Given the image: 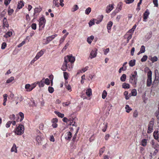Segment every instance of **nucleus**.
Returning a JSON list of instances; mask_svg holds the SVG:
<instances>
[{
	"instance_id": "obj_1",
	"label": "nucleus",
	"mask_w": 159,
	"mask_h": 159,
	"mask_svg": "<svg viewBox=\"0 0 159 159\" xmlns=\"http://www.w3.org/2000/svg\"><path fill=\"white\" fill-rule=\"evenodd\" d=\"M138 77L137 72L136 71H134L130 76L129 82L134 87L136 86Z\"/></svg>"
},
{
	"instance_id": "obj_2",
	"label": "nucleus",
	"mask_w": 159,
	"mask_h": 159,
	"mask_svg": "<svg viewBox=\"0 0 159 159\" xmlns=\"http://www.w3.org/2000/svg\"><path fill=\"white\" fill-rule=\"evenodd\" d=\"M24 127L22 125H19L14 129V132L16 135H21L24 133Z\"/></svg>"
},
{
	"instance_id": "obj_3",
	"label": "nucleus",
	"mask_w": 159,
	"mask_h": 159,
	"mask_svg": "<svg viewBox=\"0 0 159 159\" xmlns=\"http://www.w3.org/2000/svg\"><path fill=\"white\" fill-rule=\"evenodd\" d=\"M46 23V20L43 17H42L39 19V30H42L44 27Z\"/></svg>"
},
{
	"instance_id": "obj_4",
	"label": "nucleus",
	"mask_w": 159,
	"mask_h": 159,
	"mask_svg": "<svg viewBox=\"0 0 159 159\" xmlns=\"http://www.w3.org/2000/svg\"><path fill=\"white\" fill-rule=\"evenodd\" d=\"M75 60V58L74 57H73L72 55L67 56L64 57V62H70L71 63L74 62Z\"/></svg>"
},
{
	"instance_id": "obj_5",
	"label": "nucleus",
	"mask_w": 159,
	"mask_h": 159,
	"mask_svg": "<svg viewBox=\"0 0 159 159\" xmlns=\"http://www.w3.org/2000/svg\"><path fill=\"white\" fill-rule=\"evenodd\" d=\"M152 71L151 70L148 71L147 73L148 79L147 81V86L148 87H150L152 84Z\"/></svg>"
},
{
	"instance_id": "obj_6",
	"label": "nucleus",
	"mask_w": 159,
	"mask_h": 159,
	"mask_svg": "<svg viewBox=\"0 0 159 159\" xmlns=\"http://www.w3.org/2000/svg\"><path fill=\"white\" fill-rule=\"evenodd\" d=\"M154 124L153 121H150L148 125V129L147 132L148 134L152 133L153 131V127Z\"/></svg>"
},
{
	"instance_id": "obj_7",
	"label": "nucleus",
	"mask_w": 159,
	"mask_h": 159,
	"mask_svg": "<svg viewBox=\"0 0 159 159\" xmlns=\"http://www.w3.org/2000/svg\"><path fill=\"white\" fill-rule=\"evenodd\" d=\"M71 64H68V62H64L61 68V69L63 71H65L67 69L68 71L70 70V66Z\"/></svg>"
},
{
	"instance_id": "obj_8",
	"label": "nucleus",
	"mask_w": 159,
	"mask_h": 159,
	"mask_svg": "<svg viewBox=\"0 0 159 159\" xmlns=\"http://www.w3.org/2000/svg\"><path fill=\"white\" fill-rule=\"evenodd\" d=\"M97 52V49L96 48H94L93 49L91 52L90 55V57L92 59L96 56Z\"/></svg>"
},
{
	"instance_id": "obj_9",
	"label": "nucleus",
	"mask_w": 159,
	"mask_h": 159,
	"mask_svg": "<svg viewBox=\"0 0 159 159\" xmlns=\"http://www.w3.org/2000/svg\"><path fill=\"white\" fill-rule=\"evenodd\" d=\"M58 120L57 118H53L51 120L52 123V126L54 128H56L57 127V123L58 122Z\"/></svg>"
},
{
	"instance_id": "obj_10",
	"label": "nucleus",
	"mask_w": 159,
	"mask_h": 159,
	"mask_svg": "<svg viewBox=\"0 0 159 159\" xmlns=\"http://www.w3.org/2000/svg\"><path fill=\"white\" fill-rule=\"evenodd\" d=\"M34 88V86H33L32 85L29 84H27L25 85V88L27 91H30Z\"/></svg>"
},
{
	"instance_id": "obj_11",
	"label": "nucleus",
	"mask_w": 159,
	"mask_h": 159,
	"mask_svg": "<svg viewBox=\"0 0 159 159\" xmlns=\"http://www.w3.org/2000/svg\"><path fill=\"white\" fill-rule=\"evenodd\" d=\"M150 14L149 10L148 9H147L145 12L143 14V21H146V20L148 18V16Z\"/></svg>"
},
{
	"instance_id": "obj_12",
	"label": "nucleus",
	"mask_w": 159,
	"mask_h": 159,
	"mask_svg": "<svg viewBox=\"0 0 159 159\" xmlns=\"http://www.w3.org/2000/svg\"><path fill=\"white\" fill-rule=\"evenodd\" d=\"M44 52L42 50L37 53L35 57L36 58V59L38 60L40 58V57L42 56Z\"/></svg>"
},
{
	"instance_id": "obj_13",
	"label": "nucleus",
	"mask_w": 159,
	"mask_h": 159,
	"mask_svg": "<svg viewBox=\"0 0 159 159\" xmlns=\"http://www.w3.org/2000/svg\"><path fill=\"white\" fill-rule=\"evenodd\" d=\"M113 4L109 5L106 9V11L107 13H109L113 8Z\"/></svg>"
},
{
	"instance_id": "obj_14",
	"label": "nucleus",
	"mask_w": 159,
	"mask_h": 159,
	"mask_svg": "<svg viewBox=\"0 0 159 159\" xmlns=\"http://www.w3.org/2000/svg\"><path fill=\"white\" fill-rule=\"evenodd\" d=\"M113 23L111 21L109 22L107 24V28L108 30V32L109 33H110V30L111 29V27L113 25Z\"/></svg>"
},
{
	"instance_id": "obj_15",
	"label": "nucleus",
	"mask_w": 159,
	"mask_h": 159,
	"mask_svg": "<svg viewBox=\"0 0 159 159\" xmlns=\"http://www.w3.org/2000/svg\"><path fill=\"white\" fill-rule=\"evenodd\" d=\"M3 27L8 28L9 27V25L8 23L7 20L6 18L4 17L3 20Z\"/></svg>"
},
{
	"instance_id": "obj_16",
	"label": "nucleus",
	"mask_w": 159,
	"mask_h": 159,
	"mask_svg": "<svg viewBox=\"0 0 159 159\" xmlns=\"http://www.w3.org/2000/svg\"><path fill=\"white\" fill-rule=\"evenodd\" d=\"M122 2H119L117 5V7L116 9V12L118 13L122 9Z\"/></svg>"
},
{
	"instance_id": "obj_17",
	"label": "nucleus",
	"mask_w": 159,
	"mask_h": 159,
	"mask_svg": "<svg viewBox=\"0 0 159 159\" xmlns=\"http://www.w3.org/2000/svg\"><path fill=\"white\" fill-rule=\"evenodd\" d=\"M43 137V134H42V135H38L37 136L36 139L37 142L38 143H40L41 141H42V138Z\"/></svg>"
},
{
	"instance_id": "obj_18",
	"label": "nucleus",
	"mask_w": 159,
	"mask_h": 159,
	"mask_svg": "<svg viewBox=\"0 0 159 159\" xmlns=\"http://www.w3.org/2000/svg\"><path fill=\"white\" fill-rule=\"evenodd\" d=\"M52 40V39L50 38V36H48L47 37L46 39H43V43L46 44H47Z\"/></svg>"
},
{
	"instance_id": "obj_19",
	"label": "nucleus",
	"mask_w": 159,
	"mask_h": 159,
	"mask_svg": "<svg viewBox=\"0 0 159 159\" xmlns=\"http://www.w3.org/2000/svg\"><path fill=\"white\" fill-rule=\"evenodd\" d=\"M11 151L12 152H14L15 153H17V147H16V145L15 143H14L13 144V146L11 149Z\"/></svg>"
},
{
	"instance_id": "obj_20",
	"label": "nucleus",
	"mask_w": 159,
	"mask_h": 159,
	"mask_svg": "<svg viewBox=\"0 0 159 159\" xmlns=\"http://www.w3.org/2000/svg\"><path fill=\"white\" fill-rule=\"evenodd\" d=\"M42 10V8L40 7H36L34 9V12L33 16H35V14L37 13H39Z\"/></svg>"
},
{
	"instance_id": "obj_21",
	"label": "nucleus",
	"mask_w": 159,
	"mask_h": 159,
	"mask_svg": "<svg viewBox=\"0 0 159 159\" xmlns=\"http://www.w3.org/2000/svg\"><path fill=\"white\" fill-rule=\"evenodd\" d=\"M125 38H127V43H128L129 42V40L130 39H131L132 37V34H126L125 35Z\"/></svg>"
},
{
	"instance_id": "obj_22",
	"label": "nucleus",
	"mask_w": 159,
	"mask_h": 159,
	"mask_svg": "<svg viewBox=\"0 0 159 159\" xmlns=\"http://www.w3.org/2000/svg\"><path fill=\"white\" fill-rule=\"evenodd\" d=\"M66 134H67V136L66 137L65 139L67 140H70L72 137V133L71 132L69 131L67 132Z\"/></svg>"
},
{
	"instance_id": "obj_23",
	"label": "nucleus",
	"mask_w": 159,
	"mask_h": 159,
	"mask_svg": "<svg viewBox=\"0 0 159 159\" xmlns=\"http://www.w3.org/2000/svg\"><path fill=\"white\" fill-rule=\"evenodd\" d=\"M68 122H69L68 123L70 125L72 126H74L75 125V121L74 119H70L68 120Z\"/></svg>"
},
{
	"instance_id": "obj_24",
	"label": "nucleus",
	"mask_w": 159,
	"mask_h": 159,
	"mask_svg": "<svg viewBox=\"0 0 159 159\" xmlns=\"http://www.w3.org/2000/svg\"><path fill=\"white\" fill-rule=\"evenodd\" d=\"M24 6V3L23 1H20L18 2L17 5V8L19 9H20Z\"/></svg>"
},
{
	"instance_id": "obj_25",
	"label": "nucleus",
	"mask_w": 159,
	"mask_h": 159,
	"mask_svg": "<svg viewBox=\"0 0 159 159\" xmlns=\"http://www.w3.org/2000/svg\"><path fill=\"white\" fill-rule=\"evenodd\" d=\"M145 46L144 45H142L140 48V51L137 54L139 55L141 53H144L145 52Z\"/></svg>"
},
{
	"instance_id": "obj_26",
	"label": "nucleus",
	"mask_w": 159,
	"mask_h": 159,
	"mask_svg": "<svg viewBox=\"0 0 159 159\" xmlns=\"http://www.w3.org/2000/svg\"><path fill=\"white\" fill-rule=\"evenodd\" d=\"M54 112L55 114L59 117L62 118L64 117V114L61 113L59 112L55 111Z\"/></svg>"
},
{
	"instance_id": "obj_27",
	"label": "nucleus",
	"mask_w": 159,
	"mask_h": 159,
	"mask_svg": "<svg viewBox=\"0 0 159 159\" xmlns=\"http://www.w3.org/2000/svg\"><path fill=\"white\" fill-rule=\"evenodd\" d=\"M147 139H143L141 141V145L143 147L146 146L147 144Z\"/></svg>"
},
{
	"instance_id": "obj_28",
	"label": "nucleus",
	"mask_w": 159,
	"mask_h": 159,
	"mask_svg": "<svg viewBox=\"0 0 159 159\" xmlns=\"http://www.w3.org/2000/svg\"><path fill=\"white\" fill-rule=\"evenodd\" d=\"M44 79V78H43L42 80L39 82H37L38 84L39 85V87H42L44 86V81H43V80Z\"/></svg>"
},
{
	"instance_id": "obj_29",
	"label": "nucleus",
	"mask_w": 159,
	"mask_h": 159,
	"mask_svg": "<svg viewBox=\"0 0 159 159\" xmlns=\"http://www.w3.org/2000/svg\"><path fill=\"white\" fill-rule=\"evenodd\" d=\"M92 91L91 89H88L86 90V94L88 97H90L92 94Z\"/></svg>"
},
{
	"instance_id": "obj_30",
	"label": "nucleus",
	"mask_w": 159,
	"mask_h": 159,
	"mask_svg": "<svg viewBox=\"0 0 159 159\" xmlns=\"http://www.w3.org/2000/svg\"><path fill=\"white\" fill-rule=\"evenodd\" d=\"M12 33L11 31H8L4 35V37L6 38L10 37L12 35Z\"/></svg>"
},
{
	"instance_id": "obj_31",
	"label": "nucleus",
	"mask_w": 159,
	"mask_h": 159,
	"mask_svg": "<svg viewBox=\"0 0 159 159\" xmlns=\"http://www.w3.org/2000/svg\"><path fill=\"white\" fill-rule=\"evenodd\" d=\"M65 85L66 86V89L70 91V92L71 91V86L70 85V84H68L67 82H66L65 83Z\"/></svg>"
},
{
	"instance_id": "obj_32",
	"label": "nucleus",
	"mask_w": 159,
	"mask_h": 159,
	"mask_svg": "<svg viewBox=\"0 0 159 159\" xmlns=\"http://www.w3.org/2000/svg\"><path fill=\"white\" fill-rule=\"evenodd\" d=\"M151 144L152 145V147L154 149H156L158 145L157 143H156L153 140H152L151 142Z\"/></svg>"
},
{
	"instance_id": "obj_33",
	"label": "nucleus",
	"mask_w": 159,
	"mask_h": 159,
	"mask_svg": "<svg viewBox=\"0 0 159 159\" xmlns=\"http://www.w3.org/2000/svg\"><path fill=\"white\" fill-rule=\"evenodd\" d=\"M135 61H136L135 59L130 60L129 62V66L131 67L134 66L135 65Z\"/></svg>"
},
{
	"instance_id": "obj_34",
	"label": "nucleus",
	"mask_w": 159,
	"mask_h": 159,
	"mask_svg": "<svg viewBox=\"0 0 159 159\" xmlns=\"http://www.w3.org/2000/svg\"><path fill=\"white\" fill-rule=\"evenodd\" d=\"M105 149V147L104 146L102 148H101L99 150V154L100 156H101L104 152Z\"/></svg>"
},
{
	"instance_id": "obj_35",
	"label": "nucleus",
	"mask_w": 159,
	"mask_h": 159,
	"mask_svg": "<svg viewBox=\"0 0 159 159\" xmlns=\"http://www.w3.org/2000/svg\"><path fill=\"white\" fill-rule=\"evenodd\" d=\"M94 39V36L93 35L88 38L87 41L90 44L91 43L92 41Z\"/></svg>"
},
{
	"instance_id": "obj_36",
	"label": "nucleus",
	"mask_w": 159,
	"mask_h": 159,
	"mask_svg": "<svg viewBox=\"0 0 159 159\" xmlns=\"http://www.w3.org/2000/svg\"><path fill=\"white\" fill-rule=\"evenodd\" d=\"M79 7L77 5H74L73 7H72L71 9V11L72 12H75L76 10H77L79 9Z\"/></svg>"
},
{
	"instance_id": "obj_37",
	"label": "nucleus",
	"mask_w": 159,
	"mask_h": 159,
	"mask_svg": "<svg viewBox=\"0 0 159 159\" xmlns=\"http://www.w3.org/2000/svg\"><path fill=\"white\" fill-rule=\"evenodd\" d=\"M122 87L124 89H129L130 88V85L129 84L124 83L123 84Z\"/></svg>"
},
{
	"instance_id": "obj_38",
	"label": "nucleus",
	"mask_w": 159,
	"mask_h": 159,
	"mask_svg": "<svg viewBox=\"0 0 159 159\" xmlns=\"http://www.w3.org/2000/svg\"><path fill=\"white\" fill-rule=\"evenodd\" d=\"M126 111L127 113H129L130 111L132 110V109L130 108L129 106L128 105H126L125 107Z\"/></svg>"
},
{
	"instance_id": "obj_39",
	"label": "nucleus",
	"mask_w": 159,
	"mask_h": 159,
	"mask_svg": "<svg viewBox=\"0 0 159 159\" xmlns=\"http://www.w3.org/2000/svg\"><path fill=\"white\" fill-rule=\"evenodd\" d=\"M58 0H53V7L54 5V7H58L59 6V3L58 2Z\"/></svg>"
},
{
	"instance_id": "obj_40",
	"label": "nucleus",
	"mask_w": 159,
	"mask_h": 159,
	"mask_svg": "<svg viewBox=\"0 0 159 159\" xmlns=\"http://www.w3.org/2000/svg\"><path fill=\"white\" fill-rule=\"evenodd\" d=\"M126 78V75L125 74H123L120 77V80L122 82H124L125 81Z\"/></svg>"
},
{
	"instance_id": "obj_41",
	"label": "nucleus",
	"mask_w": 159,
	"mask_h": 159,
	"mask_svg": "<svg viewBox=\"0 0 159 159\" xmlns=\"http://www.w3.org/2000/svg\"><path fill=\"white\" fill-rule=\"evenodd\" d=\"M153 136L156 140H158V133L157 131H155L153 133Z\"/></svg>"
},
{
	"instance_id": "obj_42",
	"label": "nucleus",
	"mask_w": 159,
	"mask_h": 159,
	"mask_svg": "<svg viewBox=\"0 0 159 159\" xmlns=\"http://www.w3.org/2000/svg\"><path fill=\"white\" fill-rule=\"evenodd\" d=\"M152 62H154L158 60L157 57L156 56H154L153 57H151V59H149Z\"/></svg>"
},
{
	"instance_id": "obj_43",
	"label": "nucleus",
	"mask_w": 159,
	"mask_h": 159,
	"mask_svg": "<svg viewBox=\"0 0 159 159\" xmlns=\"http://www.w3.org/2000/svg\"><path fill=\"white\" fill-rule=\"evenodd\" d=\"M19 116L20 117V121H21L24 119V114L22 112H20L19 113Z\"/></svg>"
},
{
	"instance_id": "obj_44",
	"label": "nucleus",
	"mask_w": 159,
	"mask_h": 159,
	"mask_svg": "<svg viewBox=\"0 0 159 159\" xmlns=\"http://www.w3.org/2000/svg\"><path fill=\"white\" fill-rule=\"evenodd\" d=\"M107 93L106 91L105 90H104L102 93V98L103 99H105L107 96Z\"/></svg>"
},
{
	"instance_id": "obj_45",
	"label": "nucleus",
	"mask_w": 159,
	"mask_h": 159,
	"mask_svg": "<svg viewBox=\"0 0 159 159\" xmlns=\"http://www.w3.org/2000/svg\"><path fill=\"white\" fill-rule=\"evenodd\" d=\"M91 11V9L90 7H89L87 8L85 11V13L86 15H89Z\"/></svg>"
},
{
	"instance_id": "obj_46",
	"label": "nucleus",
	"mask_w": 159,
	"mask_h": 159,
	"mask_svg": "<svg viewBox=\"0 0 159 159\" xmlns=\"http://www.w3.org/2000/svg\"><path fill=\"white\" fill-rule=\"evenodd\" d=\"M138 115V112L136 110H134L133 113V116L134 118H136Z\"/></svg>"
},
{
	"instance_id": "obj_47",
	"label": "nucleus",
	"mask_w": 159,
	"mask_h": 159,
	"mask_svg": "<svg viewBox=\"0 0 159 159\" xmlns=\"http://www.w3.org/2000/svg\"><path fill=\"white\" fill-rule=\"evenodd\" d=\"M14 77L11 76L9 79L7 80L6 83H9L12 82L13 80H14Z\"/></svg>"
},
{
	"instance_id": "obj_48",
	"label": "nucleus",
	"mask_w": 159,
	"mask_h": 159,
	"mask_svg": "<svg viewBox=\"0 0 159 159\" xmlns=\"http://www.w3.org/2000/svg\"><path fill=\"white\" fill-rule=\"evenodd\" d=\"M78 130H79V129ZM78 130H77L76 133H75V134L74 135L73 139H72V143H73V142L74 143L76 139V138L77 134L78 132Z\"/></svg>"
},
{
	"instance_id": "obj_49",
	"label": "nucleus",
	"mask_w": 159,
	"mask_h": 159,
	"mask_svg": "<svg viewBox=\"0 0 159 159\" xmlns=\"http://www.w3.org/2000/svg\"><path fill=\"white\" fill-rule=\"evenodd\" d=\"M101 19H100L98 20H97L96 19H94V20L95 21H96V22H95L96 24H98L102 21V19L103 18V15H101Z\"/></svg>"
},
{
	"instance_id": "obj_50",
	"label": "nucleus",
	"mask_w": 159,
	"mask_h": 159,
	"mask_svg": "<svg viewBox=\"0 0 159 159\" xmlns=\"http://www.w3.org/2000/svg\"><path fill=\"white\" fill-rule=\"evenodd\" d=\"M148 59V56L147 55H144L141 59V61L142 62L145 61Z\"/></svg>"
},
{
	"instance_id": "obj_51",
	"label": "nucleus",
	"mask_w": 159,
	"mask_h": 159,
	"mask_svg": "<svg viewBox=\"0 0 159 159\" xmlns=\"http://www.w3.org/2000/svg\"><path fill=\"white\" fill-rule=\"evenodd\" d=\"M103 124L105 125L102 129V130L103 132H105L106 131L107 129V127L108 123H106L105 124L104 123Z\"/></svg>"
},
{
	"instance_id": "obj_52",
	"label": "nucleus",
	"mask_w": 159,
	"mask_h": 159,
	"mask_svg": "<svg viewBox=\"0 0 159 159\" xmlns=\"http://www.w3.org/2000/svg\"><path fill=\"white\" fill-rule=\"evenodd\" d=\"M132 96H135L136 95L137 93L136 90L135 89H133L131 91V93Z\"/></svg>"
},
{
	"instance_id": "obj_53",
	"label": "nucleus",
	"mask_w": 159,
	"mask_h": 159,
	"mask_svg": "<svg viewBox=\"0 0 159 159\" xmlns=\"http://www.w3.org/2000/svg\"><path fill=\"white\" fill-rule=\"evenodd\" d=\"M94 22V19H93V20H91L90 21L89 23V26L90 27L92 26L93 25L95 24Z\"/></svg>"
},
{
	"instance_id": "obj_54",
	"label": "nucleus",
	"mask_w": 159,
	"mask_h": 159,
	"mask_svg": "<svg viewBox=\"0 0 159 159\" xmlns=\"http://www.w3.org/2000/svg\"><path fill=\"white\" fill-rule=\"evenodd\" d=\"M128 92L127 91H125L124 93V95L125 97V98L126 100L129 99V97H128Z\"/></svg>"
},
{
	"instance_id": "obj_55",
	"label": "nucleus",
	"mask_w": 159,
	"mask_h": 159,
	"mask_svg": "<svg viewBox=\"0 0 159 159\" xmlns=\"http://www.w3.org/2000/svg\"><path fill=\"white\" fill-rule=\"evenodd\" d=\"M48 91L50 93H52L54 91V89L53 88L51 87H49L48 88Z\"/></svg>"
},
{
	"instance_id": "obj_56",
	"label": "nucleus",
	"mask_w": 159,
	"mask_h": 159,
	"mask_svg": "<svg viewBox=\"0 0 159 159\" xmlns=\"http://www.w3.org/2000/svg\"><path fill=\"white\" fill-rule=\"evenodd\" d=\"M64 77L65 80H67L68 78V75L67 72H63Z\"/></svg>"
},
{
	"instance_id": "obj_57",
	"label": "nucleus",
	"mask_w": 159,
	"mask_h": 159,
	"mask_svg": "<svg viewBox=\"0 0 159 159\" xmlns=\"http://www.w3.org/2000/svg\"><path fill=\"white\" fill-rule=\"evenodd\" d=\"M14 12V10L13 9H10L8 11V14L10 16Z\"/></svg>"
},
{
	"instance_id": "obj_58",
	"label": "nucleus",
	"mask_w": 159,
	"mask_h": 159,
	"mask_svg": "<svg viewBox=\"0 0 159 159\" xmlns=\"http://www.w3.org/2000/svg\"><path fill=\"white\" fill-rule=\"evenodd\" d=\"M11 0H5L4 4L6 6H7L10 2Z\"/></svg>"
},
{
	"instance_id": "obj_59",
	"label": "nucleus",
	"mask_w": 159,
	"mask_h": 159,
	"mask_svg": "<svg viewBox=\"0 0 159 159\" xmlns=\"http://www.w3.org/2000/svg\"><path fill=\"white\" fill-rule=\"evenodd\" d=\"M7 46V44L5 42H3L2 44L1 48L4 49Z\"/></svg>"
},
{
	"instance_id": "obj_60",
	"label": "nucleus",
	"mask_w": 159,
	"mask_h": 159,
	"mask_svg": "<svg viewBox=\"0 0 159 159\" xmlns=\"http://www.w3.org/2000/svg\"><path fill=\"white\" fill-rule=\"evenodd\" d=\"M3 102H6L7 101V94H5L3 95Z\"/></svg>"
},
{
	"instance_id": "obj_61",
	"label": "nucleus",
	"mask_w": 159,
	"mask_h": 159,
	"mask_svg": "<svg viewBox=\"0 0 159 159\" xmlns=\"http://www.w3.org/2000/svg\"><path fill=\"white\" fill-rule=\"evenodd\" d=\"M31 27L34 30H35L37 28L36 24V23H33L31 25Z\"/></svg>"
},
{
	"instance_id": "obj_62",
	"label": "nucleus",
	"mask_w": 159,
	"mask_h": 159,
	"mask_svg": "<svg viewBox=\"0 0 159 159\" xmlns=\"http://www.w3.org/2000/svg\"><path fill=\"white\" fill-rule=\"evenodd\" d=\"M44 83L47 85H49L50 84V81L48 78H46L45 79Z\"/></svg>"
},
{
	"instance_id": "obj_63",
	"label": "nucleus",
	"mask_w": 159,
	"mask_h": 159,
	"mask_svg": "<svg viewBox=\"0 0 159 159\" xmlns=\"http://www.w3.org/2000/svg\"><path fill=\"white\" fill-rule=\"evenodd\" d=\"M9 118L11 120H14L15 119V115L14 114L10 115Z\"/></svg>"
},
{
	"instance_id": "obj_64",
	"label": "nucleus",
	"mask_w": 159,
	"mask_h": 159,
	"mask_svg": "<svg viewBox=\"0 0 159 159\" xmlns=\"http://www.w3.org/2000/svg\"><path fill=\"white\" fill-rule=\"evenodd\" d=\"M134 0H125V2L127 4H129L132 3Z\"/></svg>"
}]
</instances>
